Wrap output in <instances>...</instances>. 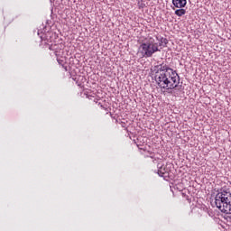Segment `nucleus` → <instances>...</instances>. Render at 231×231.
Instances as JSON below:
<instances>
[{
    "label": "nucleus",
    "instance_id": "f257e3e1",
    "mask_svg": "<svg viewBox=\"0 0 231 231\" xmlns=\"http://www.w3.org/2000/svg\"><path fill=\"white\" fill-rule=\"evenodd\" d=\"M154 79L161 89H176L180 86V75L165 63L155 66Z\"/></svg>",
    "mask_w": 231,
    "mask_h": 231
},
{
    "label": "nucleus",
    "instance_id": "f03ea898",
    "mask_svg": "<svg viewBox=\"0 0 231 231\" xmlns=\"http://www.w3.org/2000/svg\"><path fill=\"white\" fill-rule=\"evenodd\" d=\"M215 205L222 214H231V193L226 189H220L215 197Z\"/></svg>",
    "mask_w": 231,
    "mask_h": 231
},
{
    "label": "nucleus",
    "instance_id": "7ed1b4c3",
    "mask_svg": "<svg viewBox=\"0 0 231 231\" xmlns=\"http://www.w3.org/2000/svg\"><path fill=\"white\" fill-rule=\"evenodd\" d=\"M156 51H162V49L158 47V43L152 37H148L144 42H143L137 51V55H140L141 59H149L156 53Z\"/></svg>",
    "mask_w": 231,
    "mask_h": 231
},
{
    "label": "nucleus",
    "instance_id": "20e7f679",
    "mask_svg": "<svg viewBox=\"0 0 231 231\" xmlns=\"http://www.w3.org/2000/svg\"><path fill=\"white\" fill-rule=\"evenodd\" d=\"M157 174L161 177L163 178V180H169L170 176V170L163 164V162H160L157 163Z\"/></svg>",
    "mask_w": 231,
    "mask_h": 231
},
{
    "label": "nucleus",
    "instance_id": "39448f33",
    "mask_svg": "<svg viewBox=\"0 0 231 231\" xmlns=\"http://www.w3.org/2000/svg\"><path fill=\"white\" fill-rule=\"evenodd\" d=\"M156 39L159 42V50H163V48H167V44H169V40H167V38L156 36Z\"/></svg>",
    "mask_w": 231,
    "mask_h": 231
},
{
    "label": "nucleus",
    "instance_id": "423d86ee",
    "mask_svg": "<svg viewBox=\"0 0 231 231\" xmlns=\"http://www.w3.org/2000/svg\"><path fill=\"white\" fill-rule=\"evenodd\" d=\"M172 5L175 8H185L187 6V0H172Z\"/></svg>",
    "mask_w": 231,
    "mask_h": 231
},
{
    "label": "nucleus",
    "instance_id": "0eeeda50",
    "mask_svg": "<svg viewBox=\"0 0 231 231\" xmlns=\"http://www.w3.org/2000/svg\"><path fill=\"white\" fill-rule=\"evenodd\" d=\"M187 14V10L183 9V7L175 10V15L178 17H183Z\"/></svg>",
    "mask_w": 231,
    "mask_h": 231
},
{
    "label": "nucleus",
    "instance_id": "6e6552de",
    "mask_svg": "<svg viewBox=\"0 0 231 231\" xmlns=\"http://www.w3.org/2000/svg\"><path fill=\"white\" fill-rule=\"evenodd\" d=\"M54 53H55V55H56V57L58 56V51H54ZM57 62H58V64H60V66H64V64H66V61L64 60V58H58L57 57Z\"/></svg>",
    "mask_w": 231,
    "mask_h": 231
},
{
    "label": "nucleus",
    "instance_id": "1a4fd4ad",
    "mask_svg": "<svg viewBox=\"0 0 231 231\" xmlns=\"http://www.w3.org/2000/svg\"><path fill=\"white\" fill-rule=\"evenodd\" d=\"M104 109H105V111H106V115H110V116H113V114H111V112H109V108L105 107Z\"/></svg>",
    "mask_w": 231,
    "mask_h": 231
},
{
    "label": "nucleus",
    "instance_id": "9d476101",
    "mask_svg": "<svg viewBox=\"0 0 231 231\" xmlns=\"http://www.w3.org/2000/svg\"><path fill=\"white\" fill-rule=\"evenodd\" d=\"M98 106H100V107H101L102 109H106V106H103L102 103H98Z\"/></svg>",
    "mask_w": 231,
    "mask_h": 231
},
{
    "label": "nucleus",
    "instance_id": "9b49d317",
    "mask_svg": "<svg viewBox=\"0 0 231 231\" xmlns=\"http://www.w3.org/2000/svg\"><path fill=\"white\" fill-rule=\"evenodd\" d=\"M62 68L64 69L65 71H68V66L63 65Z\"/></svg>",
    "mask_w": 231,
    "mask_h": 231
},
{
    "label": "nucleus",
    "instance_id": "f8f14e48",
    "mask_svg": "<svg viewBox=\"0 0 231 231\" xmlns=\"http://www.w3.org/2000/svg\"><path fill=\"white\" fill-rule=\"evenodd\" d=\"M79 79H81V80H84V76H79Z\"/></svg>",
    "mask_w": 231,
    "mask_h": 231
},
{
    "label": "nucleus",
    "instance_id": "ddd939ff",
    "mask_svg": "<svg viewBox=\"0 0 231 231\" xmlns=\"http://www.w3.org/2000/svg\"><path fill=\"white\" fill-rule=\"evenodd\" d=\"M122 127H125V123H123V124H122Z\"/></svg>",
    "mask_w": 231,
    "mask_h": 231
},
{
    "label": "nucleus",
    "instance_id": "4468645a",
    "mask_svg": "<svg viewBox=\"0 0 231 231\" xmlns=\"http://www.w3.org/2000/svg\"><path fill=\"white\" fill-rule=\"evenodd\" d=\"M76 83L78 84V86H81V84H80V83H79V81H77Z\"/></svg>",
    "mask_w": 231,
    "mask_h": 231
},
{
    "label": "nucleus",
    "instance_id": "2eb2a0df",
    "mask_svg": "<svg viewBox=\"0 0 231 231\" xmlns=\"http://www.w3.org/2000/svg\"><path fill=\"white\" fill-rule=\"evenodd\" d=\"M50 50H53V46H51V47H50Z\"/></svg>",
    "mask_w": 231,
    "mask_h": 231
},
{
    "label": "nucleus",
    "instance_id": "dca6fc26",
    "mask_svg": "<svg viewBox=\"0 0 231 231\" xmlns=\"http://www.w3.org/2000/svg\"><path fill=\"white\" fill-rule=\"evenodd\" d=\"M90 97H92V96H87V98H90Z\"/></svg>",
    "mask_w": 231,
    "mask_h": 231
},
{
    "label": "nucleus",
    "instance_id": "f3484780",
    "mask_svg": "<svg viewBox=\"0 0 231 231\" xmlns=\"http://www.w3.org/2000/svg\"><path fill=\"white\" fill-rule=\"evenodd\" d=\"M156 162V160H153V163Z\"/></svg>",
    "mask_w": 231,
    "mask_h": 231
}]
</instances>
